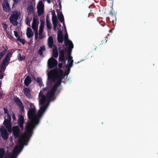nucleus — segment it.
<instances>
[{"instance_id":"21","label":"nucleus","mask_w":158,"mask_h":158,"mask_svg":"<svg viewBox=\"0 0 158 158\" xmlns=\"http://www.w3.org/2000/svg\"><path fill=\"white\" fill-rule=\"evenodd\" d=\"M26 35L28 38H31L33 35V33L32 32V30L29 27L27 28Z\"/></svg>"},{"instance_id":"29","label":"nucleus","mask_w":158,"mask_h":158,"mask_svg":"<svg viewBox=\"0 0 158 158\" xmlns=\"http://www.w3.org/2000/svg\"><path fill=\"white\" fill-rule=\"evenodd\" d=\"M46 22L47 24V27L49 29H51L52 28V26L50 22L49 19L48 18V16H47L46 17Z\"/></svg>"},{"instance_id":"47","label":"nucleus","mask_w":158,"mask_h":158,"mask_svg":"<svg viewBox=\"0 0 158 158\" xmlns=\"http://www.w3.org/2000/svg\"><path fill=\"white\" fill-rule=\"evenodd\" d=\"M44 22L42 20H40V26L44 27Z\"/></svg>"},{"instance_id":"19","label":"nucleus","mask_w":158,"mask_h":158,"mask_svg":"<svg viewBox=\"0 0 158 158\" xmlns=\"http://www.w3.org/2000/svg\"><path fill=\"white\" fill-rule=\"evenodd\" d=\"M23 92L25 95L28 98H30L31 94L30 93V90L29 88H25L23 89Z\"/></svg>"},{"instance_id":"37","label":"nucleus","mask_w":158,"mask_h":158,"mask_svg":"<svg viewBox=\"0 0 158 158\" xmlns=\"http://www.w3.org/2000/svg\"><path fill=\"white\" fill-rule=\"evenodd\" d=\"M32 28L35 31H37L38 30V24H34L32 25Z\"/></svg>"},{"instance_id":"27","label":"nucleus","mask_w":158,"mask_h":158,"mask_svg":"<svg viewBox=\"0 0 158 158\" xmlns=\"http://www.w3.org/2000/svg\"><path fill=\"white\" fill-rule=\"evenodd\" d=\"M57 13L58 17L60 22L61 23L64 22V19L62 12H60V13H58V12L57 11Z\"/></svg>"},{"instance_id":"39","label":"nucleus","mask_w":158,"mask_h":158,"mask_svg":"<svg viewBox=\"0 0 158 158\" xmlns=\"http://www.w3.org/2000/svg\"><path fill=\"white\" fill-rule=\"evenodd\" d=\"M37 82L39 83V85L40 86L42 85V82L41 79L39 77L37 78Z\"/></svg>"},{"instance_id":"48","label":"nucleus","mask_w":158,"mask_h":158,"mask_svg":"<svg viewBox=\"0 0 158 158\" xmlns=\"http://www.w3.org/2000/svg\"><path fill=\"white\" fill-rule=\"evenodd\" d=\"M35 39L37 40L38 36V31H35Z\"/></svg>"},{"instance_id":"35","label":"nucleus","mask_w":158,"mask_h":158,"mask_svg":"<svg viewBox=\"0 0 158 158\" xmlns=\"http://www.w3.org/2000/svg\"><path fill=\"white\" fill-rule=\"evenodd\" d=\"M56 80H57V81L54 85L58 87L61 84L62 80L60 79H56Z\"/></svg>"},{"instance_id":"16","label":"nucleus","mask_w":158,"mask_h":158,"mask_svg":"<svg viewBox=\"0 0 158 158\" xmlns=\"http://www.w3.org/2000/svg\"><path fill=\"white\" fill-rule=\"evenodd\" d=\"M14 101L19 106L20 110L21 111L23 112L24 110V107L23 105L22 102L20 99L19 98L16 97L14 98Z\"/></svg>"},{"instance_id":"57","label":"nucleus","mask_w":158,"mask_h":158,"mask_svg":"<svg viewBox=\"0 0 158 158\" xmlns=\"http://www.w3.org/2000/svg\"><path fill=\"white\" fill-rule=\"evenodd\" d=\"M52 16H56L55 14V11H52Z\"/></svg>"},{"instance_id":"53","label":"nucleus","mask_w":158,"mask_h":158,"mask_svg":"<svg viewBox=\"0 0 158 158\" xmlns=\"http://www.w3.org/2000/svg\"><path fill=\"white\" fill-rule=\"evenodd\" d=\"M69 66H66V68L67 69V74H68L70 71V68H71L69 67Z\"/></svg>"},{"instance_id":"10","label":"nucleus","mask_w":158,"mask_h":158,"mask_svg":"<svg viewBox=\"0 0 158 158\" xmlns=\"http://www.w3.org/2000/svg\"><path fill=\"white\" fill-rule=\"evenodd\" d=\"M0 133L1 135L4 140H6L8 138V134L6 129L3 126H1L0 128Z\"/></svg>"},{"instance_id":"23","label":"nucleus","mask_w":158,"mask_h":158,"mask_svg":"<svg viewBox=\"0 0 158 158\" xmlns=\"http://www.w3.org/2000/svg\"><path fill=\"white\" fill-rule=\"evenodd\" d=\"M68 65L67 66H69V67L71 68L73 65V59L72 57H68Z\"/></svg>"},{"instance_id":"52","label":"nucleus","mask_w":158,"mask_h":158,"mask_svg":"<svg viewBox=\"0 0 158 158\" xmlns=\"http://www.w3.org/2000/svg\"><path fill=\"white\" fill-rule=\"evenodd\" d=\"M62 66H63V64H62V63H60L58 64V66L59 68L60 69H61V68H62Z\"/></svg>"},{"instance_id":"18","label":"nucleus","mask_w":158,"mask_h":158,"mask_svg":"<svg viewBox=\"0 0 158 158\" xmlns=\"http://www.w3.org/2000/svg\"><path fill=\"white\" fill-rule=\"evenodd\" d=\"M64 38V43L66 46H67L68 45L70 44L71 43H73L71 41L69 40L68 36L67 33L65 34Z\"/></svg>"},{"instance_id":"20","label":"nucleus","mask_w":158,"mask_h":158,"mask_svg":"<svg viewBox=\"0 0 158 158\" xmlns=\"http://www.w3.org/2000/svg\"><path fill=\"white\" fill-rule=\"evenodd\" d=\"M31 77L29 76H27L24 81V83L25 85L27 86L29 85L31 83Z\"/></svg>"},{"instance_id":"56","label":"nucleus","mask_w":158,"mask_h":158,"mask_svg":"<svg viewBox=\"0 0 158 158\" xmlns=\"http://www.w3.org/2000/svg\"><path fill=\"white\" fill-rule=\"evenodd\" d=\"M44 36L42 34H41L40 35H39V39H42L43 38Z\"/></svg>"},{"instance_id":"25","label":"nucleus","mask_w":158,"mask_h":158,"mask_svg":"<svg viewBox=\"0 0 158 158\" xmlns=\"http://www.w3.org/2000/svg\"><path fill=\"white\" fill-rule=\"evenodd\" d=\"M8 49L7 47V46H6L5 49H4L1 52H0V61L3 58V56L6 53Z\"/></svg>"},{"instance_id":"9","label":"nucleus","mask_w":158,"mask_h":158,"mask_svg":"<svg viewBox=\"0 0 158 158\" xmlns=\"http://www.w3.org/2000/svg\"><path fill=\"white\" fill-rule=\"evenodd\" d=\"M13 53L11 52H8L2 60V64L7 66L9 64L10 58L12 56Z\"/></svg>"},{"instance_id":"60","label":"nucleus","mask_w":158,"mask_h":158,"mask_svg":"<svg viewBox=\"0 0 158 158\" xmlns=\"http://www.w3.org/2000/svg\"><path fill=\"white\" fill-rule=\"evenodd\" d=\"M47 1V2L49 3L50 4L51 3V1L50 0H46Z\"/></svg>"},{"instance_id":"34","label":"nucleus","mask_w":158,"mask_h":158,"mask_svg":"<svg viewBox=\"0 0 158 158\" xmlns=\"http://www.w3.org/2000/svg\"><path fill=\"white\" fill-rule=\"evenodd\" d=\"M110 14L114 19H116V14L114 12V10H111L110 11Z\"/></svg>"},{"instance_id":"31","label":"nucleus","mask_w":158,"mask_h":158,"mask_svg":"<svg viewBox=\"0 0 158 158\" xmlns=\"http://www.w3.org/2000/svg\"><path fill=\"white\" fill-rule=\"evenodd\" d=\"M2 25L3 26V27L4 31H5L6 33H7L8 32L7 29V28H8V25L6 23H2Z\"/></svg>"},{"instance_id":"17","label":"nucleus","mask_w":158,"mask_h":158,"mask_svg":"<svg viewBox=\"0 0 158 158\" xmlns=\"http://www.w3.org/2000/svg\"><path fill=\"white\" fill-rule=\"evenodd\" d=\"M58 42L59 43H62L63 41V35L61 31H59L57 34Z\"/></svg>"},{"instance_id":"43","label":"nucleus","mask_w":158,"mask_h":158,"mask_svg":"<svg viewBox=\"0 0 158 158\" xmlns=\"http://www.w3.org/2000/svg\"><path fill=\"white\" fill-rule=\"evenodd\" d=\"M37 23H39V21L37 19H36L34 18L33 19L32 24H37Z\"/></svg>"},{"instance_id":"61","label":"nucleus","mask_w":158,"mask_h":158,"mask_svg":"<svg viewBox=\"0 0 158 158\" xmlns=\"http://www.w3.org/2000/svg\"><path fill=\"white\" fill-rule=\"evenodd\" d=\"M44 91H46L47 90V88H44L43 89Z\"/></svg>"},{"instance_id":"28","label":"nucleus","mask_w":158,"mask_h":158,"mask_svg":"<svg viewBox=\"0 0 158 158\" xmlns=\"http://www.w3.org/2000/svg\"><path fill=\"white\" fill-rule=\"evenodd\" d=\"M52 56L54 58H56L58 56V52L56 47H55L52 50Z\"/></svg>"},{"instance_id":"26","label":"nucleus","mask_w":158,"mask_h":158,"mask_svg":"<svg viewBox=\"0 0 158 158\" xmlns=\"http://www.w3.org/2000/svg\"><path fill=\"white\" fill-rule=\"evenodd\" d=\"M45 50V48L44 46H41L39 50H38V53L40 56L43 57V52Z\"/></svg>"},{"instance_id":"49","label":"nucleus","mask_w":158,"mask_h":158,"mask_svg":"<svg viewBox=\"0 0 158 158\" xmlns=\"http://www.w3.org/2000/svg\"><path fill=\"white\" fill-rule=\"evenodd\" d=\"M3 110L4 111V112L5 114H7V115H8V114H9V113H8V111L7 109L6 108H3Z\"/></svg>"},{"instance_id":"11","label":"nucleus","mask_w":158,"mask_h":158,"mask_svg":"<svg viewBox=\"0 0 158 158\" xmlns=\"http://www.w3.org/2000/svg\"><path fill=\"white\" fill-rule=\"evenodd\" d=\"M39 97L41 98L39 102L40 106H45L46 105H44V103L46 99L48 100V99L47 98L46 95V96L43 93L40 91L39 93Z\"/></svg>"},{"instance_id":"62","label":"nucleus","mask_w":158,"mask_h":158,"mask_svg":"<svg viewBox=\"0 0 158 158\" xmlns=\"http://www.w3.org/2000/svg\"><path fill=\"white\" fill-rule=\"evenodd\" d=\"M2 48H4V49H5V47H4V46H2Z\"/></svg>"},{"instance_id":"38","label":"nucleus","mask_w":158,"mask_h":158,"mask_svg":"<svg viewBox=\"0 0 158 158\" xmlns=\"http://www.w3.org/2000/svg\"><path fill=\"white\" fill-rule=\"evenodd\" d=\"M27 104L28 105H29L30 106V107L29 108V110L30 109H35V106L34 105V104L33 103H32L30 102H28Z\"/></svg>"},{"instance_id":"59","label":"nucleus","mask_w":158,"mask_h":158,"mask_svg":"<svg viewBox=\"0 0 158 158\" xmlns=\"http://www.w3.org/2000/svg\"><path fill=\"white\" fill-rule=\"evenodd\" d=\"M3 92H0V96H2L3 95Z\"/></svg>"},{"instance_id":"46","label":"nucleus","mask_w":158,"mask_h":158,"mask_svg":"<svg viewBox=\"0 0 158 158\" xmlns=\"http://www.w3.org/2000/svg\"><path fill=\"white\" fill-rule=\"evenodd\" d=\"M26 24L27 25H29V24H30L31 21L29 18L27 17L26 18Z\"/></svg>"},{"instance_id":"44","label":"nucleus","mask_w":158,"mask_h":158,"mask_svg":"<svg viewBox=\"0 0 158 158\" xmlns=\"http://www.w3.org/2000/svg\"><path fill=\"white\" fill-rule=\"evenodd\" d=\"M53 28L54 29H55L57 27V22H53Z\"/></svg>"},{"instance_id":"36","label":"nucleus","mask_w":158,"mask_h":158,"mask_svg":"<svg viewBox=\"0 0 158 158\" xmlns=\"http://www.w3.org/2000/svg\"><path fill=\"white\" fill-rule=\"evenodd\" d=\"M17 40L20 42H21L23 44H25V40L23 39H22L21 38L20 36H19V37L17 38Z\"/></svg>"},{"instance_id":"50","label":"nucleus","mask_w":158,"mask_h":158,"mask_svg":"<svg viewBox=\"0 0 158 158\" xmlns=\"http://www.w3.org/2000/svg\"><path fill=\"white\" fill-rule=\"evenodd\" d=\"M12 118L14 121L16 120V118L15 117V114L14 113H13L12 114Z\"/></svg>"},{"instance_id":"32","label":"nucleus","mask_w":158,"mask_h":158,"mask_svg":"<svg viewBox=\"0 0 158 158\" xmlns=\"http://www.w3.org/2000/svg\"><path fill=\"white\" fill-rule=\"evenodd\" d=\"M17 58L18 60L20 61L24 60L25 59V56H22L20 54H18Z\"/></svg>"},{"instance_id":"33","label":"nucleus","mask_w":158,"mask_h":158,"mask_svg":"<svg viewBox=\"0 0 158 158\" xmlns=\"http://www.w3.org/2000/svg\"><path fill=\"white\" fill-rule=\"evenodd\" d=\"M6 66L1 64L0 66V72L1 73H3L5 71Z\"/></svg>"},{"instance_id":"3","label":"nucleus","mask_w":158,"mask_h":158,"mask_svg":"<svg viewBox=\"0 0 158 158\" xmlns=\"http://www.w3.org/2000/svg\"><path fill=\"white\" fill-rule=\"evenodd\" d=\"M63 72L61 69H58L57 68L51 70L48 75V79L52 80L53 81L56 79L62 80L63 77Z\"/></svg>"},{"instance_id":"14","label":"nucleus","mask_w":158,"mask_h":158,"mask_svg":"<svg viewBox=\"0 0 158 158\" xmlns=\"http://www.w3.org/2000/svg\"><path fill=\"white\" fill-rule=\"evenodd\" d=\"M3 10L6 12H9L10 11V8L7 0H4L2 4Z\"/></svg>"},{"instance_id":"7","label":"nucleus","mask_w":158,"mask_h":158,"mask_svg":"<svg viewBox=\"0 0 158 158\" xmlns=\"http://www.w3.org/2000/svg\"><path fill=\"white\" fill-rule=\"evenodd\" d=\"M7 118H5L3 124L9 132L12 131V124L11 123V117L10 114L7 115Z\"/></svg>"},{"instance_id":"6","label":"nucleus","mask_w":158,"mask_h":158,"mask_svg":"<svg viewBox=\"0 0 158 158\" xmlns=\"http://www.w3.org/2000/svg\"><path fill=\"white\" fill-rule=\"evenodd\" d=\"M58 88V87L56 86V85H54L52 86V89L47 92L46 94V97L48 99V103H49V102L53 101L54 99H52V97L55 94V92Z\"/></svg>"},{"instance_id":"4","label":"nucleus","mask_w":158,"mask_h":158,"mask_svg":"<svg viewBox=\"0 0 158 158\" xmlns=\"http://www.w3.org/2000/svg\"><path fill=\"white\" fill-rule=\"evenodd\" d=\"M68 47L66 48L65 50L61 49L59 51V60L61 62H65L67 60L65 56V51H66L68 54V58L72 57L71 56L72 49L73 48V43H71L70 44L68 45Z\"/></svg>"},{"instance_id":"45","label":"nucleus","mask_w":158,"mask_h":158,"mask_svg":"<svg viewBox=\"0 0 158 158\" xmlns=\"http://www.w3.org/2000/svg\"><path fill=\"white\" fill-rule=\"evenodd\" d=\"M14 32L15 36L17 38L18 37H19V36H20L18 34V33L16 31H14Z\"/></svg>"},{"instance_id":"24","label":"nucleus","mask_w":158,"mask_h":158,"mask_svg":"<svg viewBox=\"0 0 158 158\" xmlns=\"http://www.w3.org/2000/svg\"><path fill=\"white\" fill-rule=\"evenodd\" d=\"M33 6L32 5H30L27 8V12L28 15H30L33 12Z\"/></svg>"},{"instance_id":"13","label":"nucleus","mask_w":158,"mask_h":158,"mask_svg":"<svg viewBox=\"0 0 158 158\" xmlns=\"http://www.w3.org/2000/svg\"><path fill=\"white\" fill-rule=\"evenodd\" d=\"M24 117L22 115H20L18 117L17 123L18 126L20 127L22 130L23 129V124L24 123Z\"/></svg>"},{"instance_id":"1","label":"nucleus","mask_w":158,"mask_h":158,"mask_svg":"<svg viewBox=\"0 0 158 158\" xmlns=\"http://www.w3.org/2000/svg\"><path fill=\"white\" fill-rule=\"evenodd\" d=\"M49 105V103L46 104L45 106H41L37 114H35V109H30L27 112V115L30 121L27 123L26 126V131L27 126L29 124L31 125V132L35 127V125H37L39 122L40 118L42 116L44 112L45 111Z\"/></svg>"},{"instance_id":"41","label":"nucleus","mask_w":158,"mask_h":158,"mask_svg":"<svg viewBox=\"0 0 158 158\" xmlns=\"http://www.w3.org/2000/svg\"><path fill=\"white\" fill-rule=\"evenodd\" d=\"M107 37H104L101 41V43L100 44H105L107 40Z\"/></svg>"},{"instance_id":"42","label":"nucleus","mask_w":158,"mask_h":158,"mask_svg":"<svg viewBox=\"0 0 158 158\" xmlns=\"http://www.w3.org/2000/svg\"><path fill=\"white\" fill-rule=\"evenodd\" d=\"M52 22H57V19L56 16H53L52 17Z\"/></svg>"},{"instance_id":"51","label":"nucleus","mask_w":158,"mask_h":158,"mask_svg":"<svg viewBox=\"0 0 158 158\" xmlns=\"http://www.w3.org/2000/svg\"><path fill=\"white\" fill-rule=\"evenodd\" d=\"M92 10H91L90 13L89 14L88 16H89L92 15L93 16H94V14L92 12Z\"/></svg>"},{"instance_id":"12","label":"nucleus","mask_w":158,"mask_h":158,"mask_svg":"<svg viewBox=\"0 0 158 158\" xmlns=\"http://www.w3.org/2000/svg\"><path fill=\"white\" fill-rule=\"evenodd\" d=\"M37 13L39 16L41 15L44 13V6L42 1L39 2L37 6Z\"/></svg>"},{"instance_id":"54","label":"nucleus","mask_w":158,"mask_h":158,"mask_svg":"<svg viewBox=\"0 0 158 158\" xmlns=\"http://www.w3.org/2000/svg\"><path fill=\"white\" fill-rule=\"evenodd\" d=\"M57 2L59 4V5L60 6V9H61V2L60 0H57Z\"/></svg>"},{"instance_id":"58","label":"nucleus","mask_w":158,"mask_h":158,"mask_svg":"<svg viewBox=\"0 0 158 158\" xmlns=\"http://www.w3.org/2000/svg\"><path fill=\"white\" fill-rule=\"evenodd\" d=\"M4 77V75L3 74H1L0 75V79H2Z\"/></svg>"},{"instance_id":"15","label":"nucleus","mask_w":158,"mask_h":158,"mask_svg":"<svg viewBox=\"0 0 158 158\" xmlns=\"http://www.w3.org/2000/svg\"><path fill=\"white\" fill-rule=\"evenodd\" d=\"M13 135L15 138H17L19 137L20 135V130L18 126H15L13 127Z\"/></svg>"},{"instance_id":"30","label":"nucleus","mask_w":158,"mask_h":158,"mask_svg":"<svg viewBox=\"0 0 158 158\" xmlns=\"http://www.w3.org/2000/svg\"><path fill=\"white\" fill-rule=\"evenodd\" d=\"M5 154V151L3 148H0V158H3Z\"/></svg>"},{"instance_id":"2","label":"nucleus","mask_w":158,"mask_h":158,"mask_svg":"<svg viewBox=\"0 0 158 158\" xmlns=\"http://www.w3.org/2000/svg\"><path fill=\"white\" fill-rule=\"evenodd\" d=\"M30 124H29L27 126L26 131L24 133V135L20 137L18 140V143L19 146H16L15 148V152H20L25 145V141L27 140H29L31 137V126Z\"/></svg>"},{"instance_id":"5","label":"nucleus","mask_w":158,"mask_h":158,"mask_svg":"<svg viewBox=\"0 0 158 158\" xmlns=\"http://www.w3.org/2000/svg\"><path fill=\"white\" fill-rule=\"evenodd\" d=\"M20 14L18 13L17 11H14L9 18L10 23L15 26H17L18 24L17 20L20 18Z\"/></svg>"},{"instance_id":"22","label":"nucleus","mask_w":158,"mask_h":158,"mask_svg":"<svg viewBox=\"0 0 158 158\" xmlns=\"http://www.w3.org/2000/svg\"><path fill=\"white\" fill-rule=\"evenodd\" d=\"M53 45V40L52 36H50L48 39V47L50 48H52Z\"/></svg>"},{"instance_id":"8","label":"nucleus","mask_w":158,"mask_h":158,"mask_svg":"<svg viewBox=\"0 0 158 158\" xmlns=\"http://www.w3.org/2000/svg\"><path fill=\"white\" fill-rule=\"evenodd\" d=\"M57 64V61L54 58L51 57L48 60V66L49 69H51L56 67Z\"/></svg>"},{"instance_id":"55","label":"nucleus","mask_w":158,"mask_h":158,"mask_svg":"<svg viewBox=\"0 0 158 158\" xmlns=\"http://www.w3.org/2000/svg\"><path fill=\"white\" fill-rule=\"evenodd\" d=\"M19 0H13L14 4H17L19 2Z\"/></svg>"},{"instance_id":"40","label":"nucleus","mask_w":158,"mask_h":158,"mask_svg":"<svg viewBox=\"0 0 158 158\" xmlns=\"http://www.w3.org/2000/svg\"><path fill=\"white\" fill-rule=\"evenodd\" d=\"M44 27H41L40 26L39 33V35H40L41 34H42L43 31V30H44Z\"/></svg>"}]
</instances>
